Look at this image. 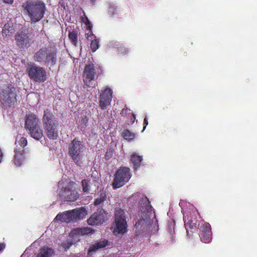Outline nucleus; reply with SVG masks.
<instances>
[{
	"label": "nucleus",
	"instance_id": "f257e3e1",
	"mask_svg": "<svg viewBox=\"0 0 257 257\" xmlns=\"http://www.w3.org/2000/svg\"><path fill=\"white\" fill-rule=\"evenodd\" d=\"M128 200L139 201L140 204V218L135 224L136 231L138 234H140L141 231L150 230L152 226H157L156 220L154 219L155 215L152 212V207L147 197L139 193H135L129 197Z\"/></svg>",
	"mask_w": 257,
	"mask_h": 257
},
{
	"label": "nucleus",
	"instance_id": "f03ea898",
	"mask_svg": "<svg viewBox=\"0 0 257 257\" xmlns=\"http://www.w3.org/2000/svg\"><path fill=\"white\" fill-rule=\"evenodd\" d=\"M24 13L27 15L32 23H37L44 17L46 7L43 2L28 0L23 4Z\"/></svg>",
	"mask_w": 257,
	"mask_h": 257
},
{
	"label": "nucleus",
	"instance_id": "7ed1b4c3",
	"mask_svg": "<svg viewBox=\"0 0 257 257\" xmlns=\"http://www.w3.org/2000/svg\"><path fill=\"white\" fill-rule=\"evenodd\" d=\"M58 195L64 201H74L79 197L75 183L68 178H62L58 182Z\"/></svg>",
	"mask_w": 257,
	"mask_h": 257
},
{
	"label": "nucleus",
	"instance_id": "20e7f679",
	"mask_svg": "<svg viewBox=\"0 0 257 257\" xmlns=\"http://www.w3.org/2000/svg\"><path fill=\"white\" fill-rule=\"evenodd\" d=\"M34 59L45 65H54L57 61V49L55 47H42L35 53Z\"/></svg>",
	"mask_w": 257,
	"mask_h": 257
},
{
	"label": "nucleus",
	"instance_id": "39448f33",
	"mask_svg": "<svg viewBox=\"0 0 257 257\" xmlns=\"http://www.w3.org/2000/svg\"><path fill=\"white\" fill-rule=\"evenodd\" d=\"M42 121L47 137L51 140H56L58 136V123L49 109L44 110Z\"/></svg>",
	"mask_w": 257,
	"mask_h": 257
},
{
	"label": "nucleus",
	"instance_id": "423d86ee",
	"mask_svg": "<svg viewBox=\"0 0 257 257\" xmlns=\"http://www.w3.org/2000/svg\"><path fill=\"white\" fill-rule=\"evenodd\" d=\"M86 148L82 142L73 140L69 144L68 154L73 161L78 166H81L84 159Z\"/></svg>",
	"mask_w": 257,
	"mask_h": 257
},
{
	"label": "nucleus",
	"instance_id": "0eeeda50",
	"mask_svg": "<svg viewBox=\"0 0 257 257\" xmlns=\"http://www.w3.org/2000/svg\"><path fill=\"white\" fill-rule=\"evenodd\" d=\"M127 221L125 212L124 210L118 208L115 210L114 221L112 226L113 232L114 234H123L127 230Z\"/></svg>",
	"mask_w": 257,
	"mask_h": 257
},
{
	"label": "nucleus",
	"instance_id": "6e6552de",
	"mask_svg": "<svg viewBox=\"0 0 257 257\" xmlns=\"http://www.w3.org/2000/svg\"><path fill=\"white\" fill-rule=\"evenodd\" d=\"M87 211L84 207L76 208L71 211H66L62 213L58 214L54 220H60L61 222H70L72 220L81 219L86 216Z\"/></svg>",
	"mask_w": 257,
	"mask_h": 257
},
{
	"label": "nucleus",
	"instance_id": "1a4fd4ad",
	"mask_svg": "<svg viewBox=\"0 0 257 257\" xmlns=\"http://www.w3.org/2000/svg\"><path fill=\"white\" fill-rule=\"evenodd\" d=\"M131 177L130 169L126 167L120 168L114 174L113 181V188H117L122 187L128 181Z\"/></svg>",
	"mask_w": 257,
	"mask_h": 257
},
{
	"label": "nucleus",
	"instance_id": "9d476101",
	"mask_svg": "<svg viewBox=\"0 0 257 257\" xmlns=\"http://www.w3.org/2000/svg\"><path fill=\"white\" fill-rule=\"evenodd\" d=\"M27 71L30 78L33 81L43 82L47 79V72L45 69L41 66L32 64V65H29Z\"/></svg>",
	"mask_w": 257,
	"mask_h": 257
},
{
	"label": "nucleus",
	"instance_id": "9b49d317",
	"mask_svg": "<svg viewBox=\"0 0 257 257\" xmlns=\"http://www.w3.org/2000/svg\"><path fill=\"white\" fill-rule=\"evenodd\" d=\"M1 101L3 104L9 105L16 100V88L12 86H8L0 94Z\"/></svg>",
	"mask_w": 257,
	"mask_h": 257
},
{
	"label": "nucleus",
	"instance_id": "f8f14e48",
	"mask_svg": "<svg viewBox=\"0 0 257 257\" xmlns=\"http://www.w3.org/2000/svg\"><path fill=\"white\" fill-rule=\"evenodd\" d=\"M18 143L21 148L15 150L14 163L16 166H19L22 165L23 160L25 158L23 148L26 146L27 140L25 137H21Z\"/></svg>",
	"mask_w": 257,
	"mask_h": 257
},
{
	"label": "nucleus",
	"instance_id": "ddd939ff",
	"mask_svg": "<svg viewBox=\"0 0 257 257\" xmlns=\"http://www.w3.org/2000/svg\"><path fill=\"white\" fill-rule=\"evenodd\" d=\"M16 44L21 48L27 47L32 43L33 40L30 38V34L26 31L21 30L15 35Z\"/></svg>",
	"mask_w": 257,
	"mask_h": 257
},
{
	"label": "nucleus",
	"instance_id": "4468645a",
	"mask_svg": "<svg viewBox=\"0 0 257 257\" xmlns=\"http://www.w3.org/2000/svg\"><path fill=\"white\" fill-rule=\"evenodd\" d=\"M107 219V213L103 209H98L87 220L89 224L95 225V224H101Z\"/></svg>",
	"mask_w": 257,
	"mask_h": 257
},
{
	"label": "nucleus",
	"instance_id": "2eb2a0df",
	"mask_svg": "<svg viewBox=\"0 0 257 257\" xmlns=\"http://www.w3.org/2000/svg\"><path fill=\"white\" fill-rule=\"evenodd\" d=\"M112 91L109 87L105 89L100 94L99 105L102 109L106 108L111 103Z\"/></svg>",
	"mask_w": 257,
	"mask_h": 257
},
{
	"label": "nucleus",
	"instance_id": "dca6fc26",
	"mask_svg": "<svg viewBox=\"0 0 257 257\" xmlns=\"http://www.w3.org/2000/svg\"><path fill=\"white\" fill-rule=\"evenodd\" d=\"M96 72L93 64H89L85 66L83 72L84 82L87 86H90L91 82L95 78Z\"/></svg>",
	"mask_w": 257,
	"mask_h": 257
},
{
	"label": "nucleus",
	"instance_id": "f3484780",
	"mask_svg": "<svg viewBox=\"0 0 257 257\" xmlns=\"http://www.w3.org/2000/svg\"><path fill=\"white\" fill-rule=\"evenodd\" d=\"M200 237L203 242H210L212 240V232L209 223H204L201 226Z\"/></svg>",
	"mask_w": 257,
	"mask_h": 257
},
{
	"label": "nucleus",
	"instance_id": "a211bd4d",
	"mask_svg": "<svg viewBox=\"0 0 257 257\" xmlns=\"http://www.w3.org/2000/svg\"><path fill=\"white\" fill-rule=\"evenodd\" d=\"M183 219L185 222L186 229L188 228H194L197 227V220L195 212H190V215L188 214H183Z\"/></svg>",
	"mask_w": 257,
	"mask_h": 257
},
{
	"label": "nucleus",
	"instance_id": "6ab92c4d",
	"mask_svg": "<svg viewBox=\"0 0 257 257\" xmlns=\"http://www.w3.org/2000/svg\"><path fill=\"white\" fill-rule=\"evenodd\" d=\"M37 121L38 117L36 114H34V113L29 114L26 117L25 128L31 136L32 130H33L35 124H37Z\"/></svg>",
	"mask_w": 257,
	"mask_h": 257
},
{
	"label": "nucleus",
	"instance_id": "aec40b11",
	"mask_svg": "<svg viewBox=\"0 0 257 257\" xmlns=\"http://www.w3.org/2000/svg\"><path fill=\"white\" fill-rule=\"evenodd\" d=\"M43 131L40 125V119L38 117V121L33 127L31 137L35 140H39L43 137Z\"/></svg>",
	"mask_w": 257,
	"mask_h": 257
},
{
	"label": "nucleus",
	"instance_id": "412c9836",
	"mask_svg": "<svg viewBox=\"0 0 257 257\" xmlns=\"http://www.w3.org/2000/svg\"><path fill=\"white\" fill-rule=\"evenodd\" d=\"M108 240H102L101 241H99L98 242H95L94 244L92 245L89 249L88 250V253L89 255H92L93 254V252L96 251L97 249H100V248L105 247L108 245Z\"/></svg>",
	"mask_w": 257,
	"mask_h": 257
},
{
	"label": "nucleus",
	"instance_id": "4be33fe9",
	"mask_svg": "<svg viewBox=\"0 0 257 257\" xmlns=\"http://www.w3.org/2000/svg\"><path fill=\"white\" fill-rule=\"evenodd\" d=\"M90 37V47L92 50L93 52H95L96 50L98 49L99 47V40L96 38V36H95L94 34L93 33H90V35L88 36L89 38Z\"/></svg>",
	"mask_w": 257,
	"mask_h": 257
},
{
	"label": "nucleus",
	"instance_id": "5701e85b",
	"mask_svg": "<svg viewBox=\"0 0 257 257\" xmlns=\"http://www.w3.org/2000/svg\"><path fill=\"white\" fill-rule=\"evenodd\" d=\"M53 253H54L53 249L50 248V247H43L37 257H51Z\"/></svg>",
	"mask_w": 257,
	"mask_h": 257
},
{
	"label": "nucleus",
	"instance_id": "b1692460",
	"mask_svg": "<svg viewBox=\"0 0 257 257\" xmlns=\"http://www.w3.org/2000/svg\"><path fill=\"white\" fill-rule=\"evenodd\" d=\"M131 161L134 165V168L136 170L141 165L142 157L137 155V154H133L131 157Z\"/></svg>",
	"mask_w": 257,
	"mask_h": 257
},
{
	"label": "nucleus",
	"instance_id": "393cba45",
	"mask_svg": "<svg viewBox=\"0 0 257 257\" xmlns=\"http://www.w3.org/2000/svg\"><path fill=\"white\" fill-rule=\"evenodd\" d=\"M90 232L91 229H89V228L85 227L84 228H78V229H74V230L71 232V233L76 235H85L88 234V233H89Z\"/></svg>",
	"mask_w": 257,
	"mask_h": 257
},
{
	"label": "nucleus",
	"instance_id": "a878e982",
	"mask_svg": "<svg viewBox=\"0 0 257 257\" xmlns=\"http://www.w3.org/2000/svg\"><path fill=\"white\" fill-rule=\"evenodd\" d=\"M106 198V194L105 192H100L98 197L96 198L94 201V205H101Z\"/></svg>",
	"mask_w": 257,
	"mask_h": 257
},
{
	"label": "nucleus",
	"instance_id": "bb28decb",
	"mask_svg": "<svg viewBox=\"0 0 257 257\" xmlns=\"http://www.w3.org/2000/svg\"><path fill=\"white\" fill-rule=\"evenodd\" d=\"M110 46L117 48L118 51L122 54H126V53L128 52L127 48L125 47H122V46L120 45V43H114V42H111V43H110Z\"/></svg>",
	"mask_w": 257,
	"mask_h": 257
},
{
	"label": "nucleus",
	"instance_id": "cd10ccee",
	"mask_svg": "<svg viewBox=\"0 0 257 257\" xmlns=\"http://www.w3.org/2000/svg\"><path fill=\"white\" fill-rule=\"evenodd\" d=\"M119 12V9L117 8V6L115 5V4H109V8L108 10V13L109 15H117Z\"/></svg>",
	"mask_w": 257,
	"mask_h": 257
},
{
	"label": "nucleus",
	"instance_id": "c85d7f7f",
	"mask_svg": "<svg viewBox=\"0 0 257 257\" xmlns=\"http://www.w3.org/2000/svg\"><path fill=\"white\" fill-rule=\"evenodd\" d=\"M122 136L125 140H133L135 137V133H131L129 130H124L122 133Z\"/></svg>",
	"mask_w": 257,
	"mask_h": 257
},
{
	"label": "nucleus",
	"instance_id": "c756f323",
	"mask_svg": "<svg viewBox=\"0 0 257 257\" xmlns=\"http://www.w3.org/2000/svg\"><path fill=\"white\" fill-rule=\"evenodd\" d=\"M83 22H84L85 24L87 26V28L88 29V32L86 33V37L89 41H91V38H90V37L89 38V35H90L91 33H92V32L91 31L92 25L90 23L89 20L87 19V17H86V18H85V20H83Z\"/></svg>",
	"mask_w": 257,
	"mask_h": 257
},
{
	"label": "nucleus",
	"instance_id": "7c9ffc66",
	"mask_svg": "<svg viewBox=\"0 0 257 257\" xmlns=\"http://www.w3.org/2000/svg\"><path fill=\"white\" fill-rule=\"evenodd\" d=\"M68 36L72 43L74 44V45H76L77 42V35L76 33L75 32V31H72L69 33Z\"/></svg>",
	"mask_w": 257,
	"mask_h": 257
},
{
	"label": "nucleus",
	"instance_id": "2f4dec72",
	"mask_svg": "<svg viewBox=\"0 0 257 257\" xmlns=\"http://www.w3.org/2000/svg\"><path fill=\"white\" fill-rule=\"evenodd\" d=\"M13 30L12 28L10 27L9 25H5L2 31L3 35L4 36H10L11 31Z\"/></svg>",
	"mask_w": 257,
	"mask_h": 257
},
{
	"label": "nucleus",
	"instance_id": "473e14b6",
	"mask_svg": "<svg viewBox=\"0 0 257 257\" xmlns=\"http://www.w3.org/2000/svg\"><path fill=\"white\" fill-rule=\"evenodd\" d=\"M82 189L84 192H88L90 190L89 182L87 180L82 181Z\"/></svg>",
	"mask_w": 257,
	"mask_h": 257
},
{
	"label": "nucleus",
	"instance_id": "72a5a7b5",
	"mask_svg": "<svg viewBox=\"0 0 257 257\" xmlns=\"http://www.w3.org/2000/svg\"><path fill=\"white\" fill-rule=\"evenodd\" d=\"M169 232L170 234L171 235L172 239L173 238L174 234L175 233L174 231V224H171L169 226Z\"/></svg>",
	"mask_w": 257,
	"mask_h": 257
},
{
	"label": "nucleus",
	"instance_id": "f704fd0d",
	"mask_svg": "<svg viewBox=\"0 0 257 257\" xmlns=\"http://www.w3.org/2000/svg\"><path fill=\"white\" fill-rule=\"evenodd\" d=\"M148 124H149L148 119L147 117H145L144 119V128L142 131V132H143V131H145V130L146 129V128Z\"/></svg>",
	"mask_w": 257,
	"mask_h": 257
},
{
	"label": "nucleus",
	"instance_id": "c9c22d12",
	"mask_svg": "<svg viewBox=\"0 0 257 257\" xmlns=\"http://www.w3.org/2000/svg\"><path fill=\"white\" fill-rule=\"evenodd\" d=\"M130 109H128V108H123L121 110V113L122 115H124V114L127 113V112H131Z\"/></svg>",
	"mask_w": 257,
	"mask_h": 257
},
{
	"label": "nucleus",
	"instance_id": "e433bc0d",
	"mask_svg": "<svg viewBox=\"0 0 257 257\" xmlns=\"http://www.w3.org/2000/svg\"><path fill=\"white\" fill-rule=\"evenodd\" d=\"M72 244V242H65L64 243V247L65 248V249H69V248L70 247Z\"/></svg>",
	"mask_w": 257,
	"mask_h": 257
},
{
	"label": "nucleus",
	"instance_id": "4c0bfd02",
	"mask_svg": "<svg viewBox=\"0 0 257 257\" xmlns=\"http://www.w3.org/2000/svg\"><path fill=\"white\" fill-rule=\"evenodd\" d=\"M6 245L4 244V243H2V242H0V251L1 250H3V249L5 247Z\"/></svg>",
	"mask_w": 257,
	"mask_h": 257
},
{
	"label": "nucleus",
	"instance_id": "58836bf2",
	"mask_svg": "<svg viewBox=\"0 0 257 257\" xmlns=\"http://www.w3.org/2000/svg\"><path fill=\"white\" fill-rule=\"evenodd\" d=\"M87 121H88V119H87L86 117H84V118H83L82 119V123H83V124H85V125H86Z\"/></svg>",
	"mask_w": 257,
	"mask_h": 257
},
{
	"label": "nucleus",
	"instance_id": "ea45409f",
	"mask_svg": "<svg viewBox=\"0 0 257 257\" xmlns=\"http://www.w3.org/2000/svg\"><path fill=\"white\" fill-rule=\"evenodd\" d=\"M3 158V152L2 150L0 149V162H2V159Z\"/></svg>",
	"mask_w": 257,
	"mask_h": 257
},
{
	"label": "nucleus",
	"instance_id": "a19ab883",
	"mask_svg": "<svg viewBox=\"0 0 257 257\" xmlns=\"http://www.w3.org/2000/svg\"><path fill=\"white\" fill-rule=\"evenodd\" d=\"M135 119H136L135 114H134V113H132V120L134 119L133 122H134L135 121Z\"/></svg>",
	"mask_w": 257,
	"mask_h": 257
}]
</instances>
